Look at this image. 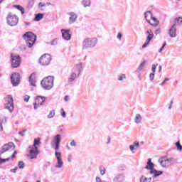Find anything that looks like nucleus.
Wrapping results in <instances>:
<instances>
[{"instance_id": "f257e3e1", "label": "nucleus", "mask_w": 182, "mask_h": 182, "mask_svg": "<svg viewBox=\"0 0 182 182\" xmlns=\"http://www.w3.org/2000/svg\"><path fill=\"white\" fill-rule=\"evenodd\" d=\"M147 166H145L146 170H150L149 173L152 175L153 178H156L159 176L163 174V171H157L154 169V164L151 162V159H149L147 161Z\"/></svg>"}, {"instance_id": "f03ea898", "label": "nucleus", "mask_w": 182, "mask_h": 182, "mask_svg": "<svg viewBox=\"0 0 182 182\" xmlns=\"http://www.w3.org/2000/svg\"><path fill=\"white\" fill-rule=\"evenodd\" d=\"M53 80H55L53 76H48L41 80V85L44 90H50L53 87Z\"/></svg>"}, {"instance_id": "7ed1b4c3", "label": "nucleus", "mask_w": 182, "mask_h": 182, "mask_svg": "<svg viewBox=\"0 0 182 182\" xmlns=\"http://www.w3.org/2000/svg\"><path fill=\"white\" fill-rule=\"evenodd\" d=\"M23 38L25 39L26 45L28 48H32L36 42V35L32 32H27L23 35Z\"/></svg>"}, {"instance_id": "20e7f679", "label": "nucleus", "mask_w": 182, "mask_h": 182, "mask_svg": "<svg viewBox=\"0 0 182 182\" xmlns=\"http://www.w3.org/2000/svg\"><path fill=\"white\" fill-rule=\"evenodd\" d=\"M97 43V38H87L82 41V49H89L90 48H95Z\"/></svg>"}, {"instance_id": "39448f33", "label": "nucleus", "mask_w": 182, "mask_h": 182, "mask_svg": "<svg viewBox=\"0 0 182 182\" xmlns=\"http://www.w3.org/2000/svg\"><path fill=\"white\" fill-rule=\"evenodd\" d=\"M6 19L7 24L9 25V26H16V25H18V22H19V18L18 16L12 14V13H9Z\"/></svg>"}, {"instance_id": "423d86ee", "label": "nucleus", "mask_w": 182, "mask_h": 182, "mask_svg": "<svg viewBox=\"0 0 182 182\" xmlns=\"http://www.w3.org/2000/svg\"><path fill=\"white\" fill-rule=\"evenodd\" d=\"M6 103L4 104V109L9 110L10 113L14 112V98L11 95H8Z\"/></svg>"}, {"instance_id": "0eeeda50", "label": "nucleus", "mask_w": 182, "mask_h": 182, "mask_svg": "<svg viewBox=\"0 0 182 182\" xmlns=\"http://www.w3.org/2000/svg\"><path fill=\"white\" fill-rule=\"evenodd\" d=\"M52 60V57L49 54H44L42 55L39 59V63L40 65H42V66H48L50 61Z\"/></svg>"}, {"instance_id": "6e6552de", "label": "nucleus", "mask_w": 182, "mask_h": 182, "mask_svg": "<svg viewBox=\"0 0 182 182\" xmlns=\"http://www.w3.org/2000/svg\"><path fill=\"white\" fill-rule=\"evenodd\" d=\"M11 84L14 87H16L21 82V75L19 73H14L11 75Z\"/></svg>"}, {"instance_id": "1a4fd4ad", "label": "nucleus", "mask_w": 182, "mask_h": 182, "mask_svg": "<svg viewBox=\"0 0 182 182\" xmlns=\"http://www.w3.org/2000/svg\"><path fill=\"white\" fill-rule=\"evenodd\" d=\"M11 66L14 68H19L21 65V56L19 55H11Z\"/></svg>"}, {"instance_id": "9d476101", "label": "nucleus", "mask_w": 182, "mask_h": 182, "mask_svg": "<svg viewBox=\"0 0 182 182\" xmlns=\"http://www.w3.org/2000/svg\"><path fill=\"white\" fill-rule=\"evenodd\" d=\"M55 156L57 159L55 168H62L63 167V161H62V152L55 151Z\"/></svg>"}, {"instance_id": "9b49d317", "label": "nucleus", "mask_w": 182, "mask_h": 182, "mask_svg": "<svg viewBox=\"0 0 182 182\" xmlns=\"http://www.w3.org/2000/svg\"><path fill=\"white\" fill-rule=\"evenodd\" d=\"M12 147L13 149H15V144L13 142H9L8 144L3 145L0 149V154H4L6 151H9Z\"/></svg>"}, {"instance_id": "f8f14e48", "label": "nucleus", "mask_w": 182, "mask_h": 182, "mask_svg": "<svg viewBox=\"0 0 182 182\" xmlns=\"http://www.w3.org/2000/svg\"><path fill=\"white\" fill-rule=\"evenodd\" d=\"M62 36L65 41H70L72 35L70 34V30L69 29H61Z\"/></svg>"}, {"instance_id": "ddd939ff", "label": "nucleus", "mask_w": 182, "mask_h": 182, "mask_svg": "<svg viewBox=\"0 0 182 182\" xmlns=\"http://www.w3.org/2000/svg\"><path fill=\"white\" fill-rule=\"evenodd\" d=\"M177 23H175L171 26V28L168 31V34L171 38H176L177 36Z\"/></svg>"}, {"instance_id": "4468645a", "label": "nucleus", "mask_w": 182, "mask_h": 182, "mask_svg": "<svg viewBox=\"0 0 182 182\" xmlns=\"http://www.w3.org/2000/svg\"><path fill=\"white\" fill-rule=\"evenodd\" d=\"M28 82L31 86H33V87H36V74L33 73L28 77Z\"/></svg>"}, {"instance_id": "2eb2a0df", "label": "nucleus", "mask_w": 182, "mask_h": 182, "mask_svg": "<svg viewBox=\"0 0 182 182\" xmlns=\"http://www.w3.org/2000/svg\"><path fill=\"white\" fill-rule=\"evenodd\" d=\"M125 180L124 173H118L112 179L113 182H123Z\"/></svg>"}, {"instance_id": "dca6fc26", "label": "nucleus", "mask_w": 182, "mask_h": 182, "mask_svg": "<svg viewBox=\"0 0 182 182\" xmlns=\"http://www.w3.org/2000/svg\"><path fill=\"white\" fill-rule=\"evenodd\" d=\"M68 15H70L68 23H70V25L75 23L77 19V14L75 12H70L68 13Z\"/></svg>"}, {"instance_id": "f3484780", "label": "nucleus", "mask_w": 182, "mask_h": 182, "mask_svg": "<svg viewBox=\"0 0 182 182\" xmlns=\"http://www.w3.org/2000/svg\"><path fill=\"white\" fill-rule=\"evenodd\" d=\"M46 102V97L38 95L36 97L35 102L38 105H40V106H42L43 103Z\"/></svg>"}, {"instance_id": "a211bd4d", "label": "nucleus", "mask_w": 182, "mask_h": 182, "mask_svg": "<svg viewBox=\"0 0 182 182\" xmlns=\"http://www.w3.org/2000/svg\"><path fill=\"white\" fill-rule=\"evenodd\" d=\"M162 159L163 160H159V163H160L161 167L166 168L171 166L170 162L167 161V156H164Z\"/></svg>"}, {"instance_id": "6ab92c4d", "label": "nucleus", "mask_w": 182, "mask_h": 182, "mask_svg": "<svg viewBox=\"0 0 182 182\" xmlns=\"http://www.w3.org/2000/svg\"><path fill=\"white\" fill-rule=\"evenodd\" d=\"M39 154V152L35 151V149H31L29 151V154H28V157H30L31 160H33V159H36L38 157V155Z\"/></svg>"}, {"instance_id": "aec40b11", "label": "nucleus", "mask_w": 182, "mask_h": 182, "mask_svg": "<svg viewBox=\"0 0 182 182\" xmlns=\"http://www.w3.org/2000/svg\"><path fill=\"white\" fill-rule=\"evenodd\" d=\"M146 33L148 34V36H146V41L149 43L151 42V40L153 39V38H154V33H153V31H151V29L146 31Z\"/></svg>"}, {"instance_id": "412c9836", "label": "nucleus", "mask_w": 182, "mask_h": 182, "mask_svg": "<svg viewBox=\"0 0 182 182\" xmlns=\"http://www.w3.org/2000/svg\"><path fill=\"white\" fill-rule=\"evenodd\" d=\"M146 63H147V61L146 60H144L140 65L137 68V69L136 70V73H140L141 72V70H143L144 69V66H146Z\"/></svg>"}, {"instance_id": "4be33fe9", "label": "nucleus", "mask_w": 182, "mask_h": 182, "mask_svg": "<svg viewBox=\"0 0 182 182\" xmlns=\"http://www.w3.org/2000/svg\"><path fill=\"white\" fill-rule=\"evenodd\" d=\"M62 140V136L60 134H57L54 136L53 142L54 144H60V141Z\"/></svg>"}, {"instance_id": "5701e85b", "label": "nucleus", "mask_w": 182, "mask_h": 182, "mask_svg": "<svg viewBox=\"0 0 182 182\" xmlns=\"http://www.w3.org/2000/svg\"><path fill=\"white\" fill-rule=\"evenodd\" d=\"M83 69V67L82 66V63H80L76 65L75 67V72L77 73V76H80V73Z\"/></svg>"}, {"instance_id": "b1692460", "label": "nucleus", "mask_w": 182, "mask_h": 182, "mask_svg": "<svg viewBox=\"0 0 182 182\" xmlns=\"http://www.w3.org/2000/svg\"><path fill=\"white\" fill-rule=\"evenodd\" d=\"M77 77H79V76H77L76 73H73L68 78V83H72V82H75V79H77Z\"/></svg>"}, {"instance_id": "393cba45", "label": "nucleus", "mask_w": 182, "mask_h": 182, "mask_svg": "<svg viewBox=\"0 0 182 182\" xmlns=\"http://www.w3.org/2000/svg\"><path fill=\"white\" fill-rule=\"evenodd\" d=\"M166 161L169 163L170 166H173V164H176V163H177V159L174 157L166 158Z\"/></svg>"}, {"instance_id": "a878e982", "label": "nucleus", "mask_w": 182, "mask_h": 182, "mask_svg": "<svg viewBox=\"0 0 182 182\" xmlns=\"http://www.w3.org/2000/svg\"><path fill=\"white\" fill-rule=\"evenodd\" d=\"M41 19H43V14L38 13L36 14L34 18V21H36V22H39Z\"/></svg>"}, {"instance_id": "bb28decb", "label": "nucleus", "mask_w": 182, "mask_h": 182, "mask_svg": "<svg viewBox=\"0 0 182 182\" xmlns=\"http://www.w3.org/2000/svg\"><path fill=\"white\" fill-rule=\"evenodd\" d=\"M139 181L140 182H151V177L147 178L144 176H141L139 179Z\"/></svg>"}, {"instance_id": "cd10ccee", "label": "nucleus", "mask_w": 182, "mask_h": 182, "mask_svg": "<svg viewBox=\"0 0 182 182\" xmlns=\"http://www.w3.org/2000/svg\"><path fill=\"white\" fill-rule=\"evenodd\" d=\"M81 4L84 6V8H87V6H90L91 1L90 0H82Z\"/></svg>"}, {"instance_id": "c85d7f7f", "label": "nucleus", "mask_w": 182, "mask_h": 182, "mask_svg": "<svg viewBox=\"0 0 182 182\" xmlns=\"http://www.w3.org/2000/svg\"><path fill=\"white\" fill-rule=\"evenodd\" d=\"M6 122V118L0 117V132H3L4 131V127H2V123Z\"/></svg>"}, {"instance_id": "c756f323", "label": "nucleus", "mask_w": 182, "mask_h": 182, "mask_svg": "<svg viewBox=\"0 0 182 182\" xmlns=\"http://www.w3.org/2000/svg\"><path fill=\"white\" fill-rule=\"evenodd\" d=\"M14 8H16V9H18V11H20L21 12L22 15H23V14H25V9H23V7H22L21 5H15Z\"/></svg>"}, {"instance_id": "7c9ffc66", "label": "nucleus", "mask_w": 182, "mask_h": 182, "mask_svg": "<svg viewBox=\"0 0 182 182\" xmlns=\"http://www.w3.org/2000/svg\"><path fill=\"white\" fill-rule=\"evenodd\" d=\"M141 115H140V114H136L135 117V123H136V124H139L140 122H141Z\"/></svg>"}, {"instance_id": "2f4dec72", "label": "nucleus", "mask_w": 182, "mask_h": 182, "mask_svg": "<svg viewBox=\"0 0 182 182\" xmlns=\"http://www.w3.org/2000/svg\"><path fill=\"white\" fill-rule=\"evenodd\" d=\"M153 16V14H151V11H148L144 13V18L145 19H149V18H151Z\"/></svg>"}, {"instance_id": "473e14b6", "label": "nucleus", "mask_w": 182, "mask_h": 182, "mask_svg": "<svg viewBox=\"0 0 182 182\" xmlns=\"http://www.w3.org/2000/svg\"><path fill=\"white\" fill-rule=\"evenodd\" d=\"M100 173L101 176H105V174H106V168H105L104 166H100Z\"/></svg>"}, {"instance_id": "72a5a7b5", "label": "nucleus", "mask_w": 182, "mask_h": 182, "mask_svg": "<svg viewBox=\"0 0 182 182\" xmlns=\"http://www.w3.org/2000/svg\"><path fill=\"white\" fill-rule=\"evenodd\" d=\"M146 22H148V23H149V25H151V26H158L159 23H160V21H156V23H151V22H150V20H149V18L146 19Z\"/></svg>"}, {"instance_id": "f704fd0d", "label": "nucleus", "mask_w": 182, "mask_h": 182, "mask_svg": "<svg viewBox=\"0 0 182 182\" xmlns=\"http://www.w3.org/2000/svg\"><path fill=\"white\" fill-rule=\"evenodd\" d=\"M18 166L21 170L25 168V163L22 161H18Z\"/></svg>"}, {"instance_id": "c9c22d12", "label": "nucleus", "mask_w": 182, "mask_h": 182, "mask_svg": "<svg viewBox=\"0 0 182 182\" xmlns=\"http://www.w3.org/2000/svg\"><path fill=\"white\" fill-rule=\"evenodd\" d=\"M11 158L2 159L0 155V164H4V163H6V161H9Z\"/></svg>"}, {"instance_id": "e433bc0d", "label": "nucleus", "mask_w": 182, "mask_h": 182, "mask_svg": "<svg viewBox=\"0 0 182 182\" xmlns=\"http://www.w3.org/2000/svg\"><path fill=\"white\" fill-rule=\"evenodd\" d=\"M175 145L176 146L177 150H178L179 151H182V146H181V144H180V141L176 142Z\"/></svg>"}, {"instance_id": "4c0bfd02", "label": "nucleus", "mask_w": 182, "mask_h": 182, "mask_svg": "<svg viewBox=\"0 0 182 182\" xmlns=\"http://www.w3.org/2000/svg\"><path fill=\"white\" fill-rule=\"evenodd\" d=\"M53 117H55V109L51 110L48 115V119H53Z\"/></svg>"}, {"instance_id": "58836bf2", "label": "nucleus", "mask_w": 182, "mask_h": 182, "mask_svg": "<svg viewBox=\"0 0 182 182\" xmlns=\"http://www.w3.org/2000/svg\"><path fill=\"white\" fill-rule=\"evenodd\" d=\"M175 22H176L177 25H182V17L176 18Z\"/></svg>"}, {"instance_id": "ea45409f", "label": "nucleus", "mask_w": 182, "mask_h": 182, "mask_svg": "<svg viewBox=\"0 0 182 182\" xmlns=\"http://www.w3.org/2000/svg\"><path fill=\"white\" fill-rule=\"evenodd\" d=\"M124 79H126V74H121L118 75V80H119V82L123 81Z\"/></svg>"}, {"instance_id": "a19ab883", "label": "nucleus", "mask_w": 182, "mask_h": 182, "mask_svg": "<svg viewBox=\"0 0 182 182\" xmlns=\"http://www.w3.org/2000/svg\"><path fill=\"white\" fill-rule=\"evenodd\" d=\"M50 43L51 46H56L58 45V38H54Z\"/></svg>"}, {"instance_id": "79ce46f5", "label": "nucleus", "mask_w": 182, "mask_h": 182, "mask_svg": "<svg viewBox=\"0 0 182 182\" xmlns=\"http://www.w3.org/2000/svg\"><path fill=\"white\" fill-rule=\"evenodd\" d=\"M45 6H46V4L45 3L40 2V3L38 4V8H39V9H40L41 11H43V9H42V8H43V7H45Z\"/></svg>"}, {"instance_id": "37998d69", "label": "nucleus", "mask_w": 182, "mask_h": 182, "mask_svg": "<svg viewBox=\"0 0 182 182\" xmlns=\"http://www.w3.org/2000/svg\"><path fill=\"white\" fill-rule=\"evenodd\" d=\"M157 66H159V64H153L152 67H151V72H153V73H156V69L157 68Z\"/></svg>"}, {"instance_id": "c03bdc74", "label": "nucleus", "mask_w": 182, "mask_h": 182, "mask_svg": "<svg viewBox=\"0 0 182 182\" xmlns=\"http://www.w3.org/2000/svg\"><path fill=\"white\" fill-rule=\"evenodd\" d=\"M38 144H41V139H35L33 146H38Z\"/></svg>"}, {"instance_id": "a18cd8bd", "label": "nucleus", "mask_w": 182, "mask_h": 182, "mask_svg": "<svg viewBox=\"0 0 182 182\" xmlns=\"http://www.w3.org/2000/svg\"><path fill=\"white\" fill-rule=\"evenodd\" d=\"M126 170V166L121 165L119 166H118V171H124Z\"/></svg>"}, {"instance_id": "49530a36", "label": "nucleus", "mask_w": 182, "mask_h": 182, "mask_svg": "<svg viewBox=\"0 0 182 182\" xmlns=\"http://www.w3.org/2000/svg\"><path fill=\"white\" fill-rule=\"evenodd\" d=\"M154 76H155L154 73H150L149 74V80H151V81L154 80Z\"/></svg>"}, {"instance_id": "de8ad7c7", "label": "nucleus", "mask_w": 182, "mask_h": 182, "mask_svg": "<svg viewBox=\"0 0 182 182\" xmlns=\"http://www.w3.org/2000/svg\"><path fill=\"white\" fill-rule=\"evenodd\" d=\"M29 99H31V97H30L29 95H26L24 96L23 100H24V102H26V103H28V102H29Z\"/></svg>"}, {"instance_id": "09e8293b", "label": "nucleus", "mask_w": 182, "mask_h": 182, "mask_svg": "<svg viewBox=\"0 0 182 182\" xmlns=\"http://www.w3.org/2000/svg\"><path fill=\"white\" fill-rule=\"evenodd\" d=\"M148 45H150V42L146 41L144 45L142 46V49H145V48H147Z\"/></svg>"}, {"instance_id": "8fccbe9b", "label": "nucleus", "mask_w": 182, "mask_h": 182, "mask_svg": "<svg viewBox=\"0 0 182 182\" xmlns=\"http://www.w3.org/2000/svg\"><path fill=\"white\" fill-rule=\"evenodd\" d=\"M70 146H71V147H76V141H75V140H72L70 143Z\"/></svg>"}, {"instance_id": "3c124183", "label": "nucleus", "mask_w": 182, "mask_h": 182, "mask_svg": "<svg viewBox=\"0 0 182 182\" xmlns=\"http://www.w3.org/2000/svg\"><path fill=\"white\" fill-rule=\"evenodd\" d=\"M133 146L134 147H136V149H139V147H140V144L139 143V141H134Z\"/></svg>"}, {"instance_id": "603ef678", "label": "nucleus", "mask_w": 182, "mask_h": 182, "mask_svg": "<svg viewBox=\"0 0 182 182\" xmlns=\"http://www.w3.org/2000/svg\"><path fill=\"white\" fill-rule=\"evenodd\" d=\"M61 116L62 117H63V119H65L66 117V112H65V110H63V108L61 109Z\"/></svg>"}, {"instance_id": "864d4df0", "label": "nucleus", "mask_w": 182, "mask_h": 182, "mask_svg": "<svg viewBox=\"0 0 182 182\" xmlns=\"http://www.w3.org/2000/svg\"><path fill=\"white\" fill-rule=\"evenodd\" d=\"M122 36H123V35L122 34L121 32L118 33L117 38L119 41H122Z\"/></svg>"}, {"instance_id": "5fc2aeb1", "label": "nucleus", "mask_w": 182, "mask_h": 182, "mask_svg": "<svg viewBox=\"0 0 182 182\" xmlns=\"http://www.w3.org/2000/svg\"><path fill=\"white\" fill-rule=\"evenodd\" d=\"M60 145V144H55L54 149L55 150V151H58V150H59Z\"/></svg>"}, {"instance_id": "6e6d98bb", "label": "nucleus", "mask_w": 182, "mask_h": 182, "mask_svg": "<svg viewBox=\"0 0 182 182\" xmlns=\"http://www.w3.org/2000/svg\"><path fill=\"white\" fill-rule=\"evenodd\" d=\"M168 80H170V79L165 78L164 80L160 84V86H163V85H164V83H166V82H168Z\"/></svg>"}, {"instance_id": "4d7b16f0", "label": "nucleus", "mask_w": 182, "mask_h": 182, "mask_svg": "<svg viewBox=\"0 0 182 182\" xmlns=\"http://www.w3.org/2000/svg\"><path fill=\"white\" fill-rule=\"evenodd\" d=\"M18 170V166H16L14 168H12L10 170L11 173H16V171Z\"/></svg>"}, {"instance_id": "13d9d810", "label": "nucleus", "mask_w": 182, "mask_h": 182, "mask_svg": "<svg viewBox=\"0 0 182 182\" xmlns=\"http://www.w3.org/2000/svg\"><path fill=\"white\" fill-rule=\"evenodd\" d=\"M38 106H41V105H38V103H36V102L33 103L34 110L38 109Z\"/></svg>"}, {"instance_id": "bf43d9fd", "label": "nucleus", "mask_w": 182, "mask_h": 182, "mask_svg": "<svg viewBox=\"0 0 182 182\" xmlns=\"http://www.w3.org/2000/svg\"><path fill=\"white\" fill-rule=\"evenodd\" d=\"M161 33V30L160 28H158L155 31L154 33L155 35H159V33Z\"/></svg>"}, {"instance_id": "052dcab7", "label": "nucleus", "mask_w": 182, "mask_h": 182, "mask_svg": "<svg viewBox=\"0 0 182 182\" xmlns=\"http://www.w3.org/2000/svg\"><path fill=\"white\" fill-rule=\"evenodd\" d=\"M95 181H96V182H102V179H101L100 177H99V176H97V177L95 178Z\"/></svg>"}, {"instance_id": "680f3d73", "label": "nucleus", "mask_w": 182, "mask_h": 182, "mask_svg": "<svg viewBox=\"0 0 182 182\" xmlns=\"http://www.w3.org/2000/svg\"><path fill=\"white\" fill-rule=\"evenodd\" d=\"M65 102H69V95H65L64 97Z\"/></svg>"}, {"instance_id": "e2e57ef3", "label": "nucleus", "mask_w": 182, "mask_h": 182, "mask_svg": "<svg viewBox=\"0 0 182 182\" xmlns=\"http://www.w3.org/2000/svg\"><path fill=\"white\" fill-rule=\"evenodd\" d=\"M151 18L152 21H154L155 22V23H157V22H159V21L157 20V18H156V17L151 16Z\"/></svg>"}, {"instance_id": "0e129e2a", "label": "nucleus", "mask_w": 182, "mask_h": 182, "mask_svg": "<svg viewBox=\"0 0 182 182\" xmlns=\"http://www.w3.org/2000/svg\"><path fill=\"white\" fill-rule=\"evenodd\" d=\"M34 148L33 150H35V151H37V153H39V150H38V146H36V145L33 146Z\"/></svg>"}, {"instance_id": "69168bd1", "label": "nucleus", "mask_w": 182, "mask_h": 182, "mask_svg": "<svg viewBox=\"0 0 182 182\" xmlns=\"http://www.w3.org/2000/svg\"><path fill=\"white\" fill-rule=\"evenodd\" d=\"M129 149H130L131 151H133V150H134V145H130Z\"/></svg>"}, {"instance_id": "338daca9", "label": "nucleus", "mask_w": 182, "mask_h": 182, "mask_svg": "<svg viewBox=\"0 0 182 182\" xmlns=\"http://www.w3.org/2000/svg\"><path fill=\"white\" fill-rule=\"evenodd\" d=\"M18 134H19L20 136H22V137H23V136H25V134H24L23 132H18Z\"/></svg>"}, {"instance_id": "774afa93", "label": "nucleus", "mask_w": 182, "mask_h": 182, "mask_svg": "<svg viewBox=\"0 0 182 182\" xmlns=\"http://www.w3.org/2000/svg\"><path fill=\"white\" fill-rule=\"evenodd\" d=\"M161 69H162L161 65H159V73H160V72H161Z\"/></svg>"}]
</instances>
